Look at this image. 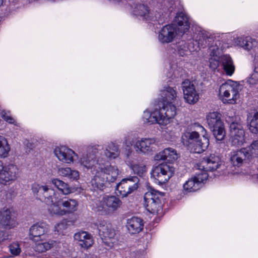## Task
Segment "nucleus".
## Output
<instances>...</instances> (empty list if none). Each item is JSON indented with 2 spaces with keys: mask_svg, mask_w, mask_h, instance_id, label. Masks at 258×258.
Returning <instances> with one entry per match:
<instances>
[{
  "mask_svg": "<svg viewBox=\"0 0 258 258\" xmlns=\"http://www.w3.org/2000/svg\"><path fill=\"white\" fill-rule=\"evenodd\" d=\"M49 230V226L46 223H37L30 228V238L34 241L42 240L47 237Z\"/></svg>",
  "mask_w": 258,
  "mask_h": 258,
  "instance_id": "obj_14",
  "label": "nucleus"
},
{
  "mask_svg": "<svg viewBox=\"0 0 258 258\" xmlns=\"http://www.w3.org/2000/svg\"><path fill=\"white\" fill-rule=\"evenodd\" d=\"M221 118V114L217 111L209 112L207 115V121L210 129L223 124Z\"/></svg>",
  "mask_w": 258,
  "mask_h": 258,
  "instance_id": "obj_33",
  "label": "nucleus"
},
{
  "mask_svg": "<svg viewBox=\"0 0 258 258\" xmlns=\"http://www.w3.org/2000/svg\"><path fill=\"white\" fill-rule=\"evenodd\" d=\"M58 173L59 175L67 177L71 180H77L79 177L78 171L72 170L69 167L59 168Z\"/></svg>",
  "mask_w": 258,
  "mask_h": 258,
  "instance_id": "obj_34",
  "label": "nucleus"
},
{
  "mask_svg": "<svg viewBox=\"0 0 258 258\" xmlns=\"http://www.w3.org/2000/svg\"><path fill=\"white\" fill-rule=\"evenodd\" d=\"M230 161L234 166L240 167L250 159V154L247 148L232 151L230 154Z\"/></svg>",
  "mask_w": 258,
  "mask_h": 258,
  "instance_id": "obj_17",
  "label": "nucleus"
},
{
  "mask_svg": "<svg viewBox=\"0 0 258 258\" xmlns=\"http://www.w3.org/2000/svg\"><path fill=\"white\" fill-rule=\"evenodd\" d=\"M159 109L162 119L160 120L161 123H164V125L169 123L170 118H173L176 114V107L172 104V102H163L162 108Z\"/></svg>",
  "mask_w": 258,
  "mask_h": 258,
  "instance_id": "obj_19",
  "label": "nucleus"
},
{
  "mask_svg": "<svg viewBox=\"0 0 258 258\" xmlns=\"http://www.w3.org/2000/svg\"><path fill=\"white\" fill-rule=\"evenodd\" d=\"M209 67L213 70L217 69L220 63V61L216 59L215 58H211L209 59Z\"/></svg>",
  "mask_w": 258,
  "mask_h": 258,
  "instance_id": "obj_52",
  "label": "nucleus"
},
{
  "mask_svg": "<svg viewBox=\"0 0 258 258\" xmlns=\"http://www.w3.org/2000/svg\"><path fill=\"white\" fill-rule=\"evenodd\" d=\"M97 150L95 147H88L87 149V153L83 154L80 159V163L81 165L87 169H95V166H103V165H99L97 164L96 160V154Z\"/></svg>",
  "mask_w": 258,
  "mask_h": 258,
  "instance_id": "obj_15",
  "label": "nucleus"
},
{
  "mask_svg": "<svg viewBox=\"0 0 258 258\" xmlns=\"http://www.w3.org/2000/svg\"><path fill=\"white\" fill-rule=\"evenodd\" d=\"M19 176V169L14 165L5 166L0 171V183L7 184L15 181Z\"/></svg>",
  "mask_w": 258,
  "mask_h": 258,
  "instance_id": "obj_16",
  "label": "nucleus"
},
{
  "mask_svg": "<svg viewBox=\"0 0 258 258\" xmlns=\"http://www.w3.org/2000/svg\"><path fill=\"white\" fill-rule=\"evenodd\" d=\"M74 239L78 242L81 247L85 249H88L93 244L92 236L91 234L85 231L76 233L74 235Z\"/></svg>",
  "mask_w": 258,
  "mask_h": 258,
  "instance_id": "obj_25",
  "label": "nucleus"
},
{
  "mask_svg": "<svg viewBox=\"0 0 258 258\" xmlns=\"http://www.w3.org/2000/svg\"><path fill=\"white\" fill-rule=\"evenodd\" d=\"M201 138L202 137L197 132H185L181 137V140L183 144L189 148L190 146L196 144Z\"/></svg>",
  "mask_w": 258,
  "mask_h": 258,
  "instance_id": "obj_32",
  "label": "nucleus"
},
{
  "mask_svg": "<svg viewBox=\"0 0 258 258\" xmlns=\"http://www.w3.org/2000/svg\"><path fill=\"white\" fill-rule=\"evenodd\" d=\"M185 101L190 104H194L199 99V94L196 90L194 84L188 80H185L181 84Z\"/></svg>",
  "mask_w": 258,
  "mask_h": 258,
  "instance_id": "obj_12",
  "label": "nucleus"
},
{
  "mask_svg": "<svg viewBox=\"0 0 258 258\" xmlns=\"http://www.w3.org/2000/svg\"><path fill=\"white\" fill-rule=\"evenodd\" d=\"M253 73L256 74L258 75V55L255 56L254 57V68Z\"/></svg>",
  "mask_w": 258,
  "mask_h": 258,
  "instance_id": "obj_53",
  "label": "nucleus"
},
{
  "mask_svg": "<svg viewBox=\"0 0 258 258\" xmlns=\"http://www.w3.org/2000/svg\"><path fill=\"white\" fill-rule=\"evenodd\" d=\"M163 196V193L153 189L146 192L144 196L146 210L151 213L158 214L162 208L160 198Z\"/></svg>",
  "mask_w": 258,
  "mask_h": 258,
  "instance_id": "obj_5",
  "label": "nucleus"
},
{
  "mask_svg": "<svg viewBox=\"0 0 258 258\" xmlns=\"http://www.w3.org/2000/svg\"><path fill=\"white\" fill-rule=\"evenodd\" d=\"M5 166H3V163L1 161H0V171L2 170V169H3V168Z\"/></svg>",
  "mask_w": 258,
  "mask_h": 258,
  "instance_id": "obj_55",
  "label": "nucleus"
},
{
  "mask_svg": "<svg viewBox=\"0 0 258 258\" xmlns=\"http://www.w3.org/2000/svg\"><path fill=\"white\" fill-rule=\"evenodd\" d=\"M222 165V162L218 156L214 154L203 158L200 164H197L195 168L200 172L205 171H213L219 168Z\"/></svg>",
  "mask_w": 258,
  "mask_h": 258,
  "instance_id": "obj_10",
  "label": "nucleus"
},
{
  "mask_svg": "<svg viewBox=\"0 0 258 258\" xmlns=\"http://www.w3.org/2000/svg\"><path fill=\"white\" fill-rule=\"evenodd\" d=\"M54 243L55 241L53 240L39 243L36 246V250L39 252H44L50 249L54 245Z\"/></svg>",
  "mask_w": 258,
  "mask_h": 258,
  "instance_id": "obj_41",
  "label": "nucleus"
},
{
  "mask_svg": "<svg viewBox=\"0 0 258 258\" xmlns=\"http://www.w3.org/2000/svg\"><path fill=\"white\" fill-rule=\"evenodd\" d=\"M10 150V148L6 139L0 136V157L3 158L7 157Z\"/></svg>",
  "mask_w": 258,
  "mask_h": 258,
  "instance_id": "obj_38",
  "label": "nucleus"
},
{
  "mask_svg": "<svg viewBox=\"0 0 258 258\" xmlns=\"http://www.w3.org/2000/svg\"><path fill=\"white\" fill-rule=\"evenodd\" d=\"M198 41L199 45L203 47L208 44L209 53L212 56H217L223 49V45L220 39L209 36L206 32L201 31L199 33Z\"/></svg>",
  "mask_w": 258,
  "mask_h": 258,
  "instance_id": "obj_4",
  "label": "nucleus"
},
{
  "mask_svg": "<svg viewBox=\"0 0 258 258\" xmlns=\"http://www.w3.org/2000/svg\"><path fill=\"white\" fill-rule=\"evenodd\" d=\"M198 126L201 132L202 138L199 139L196 144H193L189 148L191 152L195 153L203 152L209 145V139L206 137V130L201 125H199Z\"/></svg>",
  "mask_w": 258,
  "mask_h": 258,
  "instance_id": "obj_21",
  "label": "nucleus"
},
{
  "mask_svg": "<svg viewBox=\"0 0 258 258\" xmlns=\"http://www.w3.org/2000/svg\"><path fill=\"white\" fill-rule=\"evenodd\" d=\"M2 117L7 122L11 124L15 123L14 119L10 115H9L6 111H3L1 112Z\"/></svg>",
  "mask_w": 258,
  "mask_h": 258,
  "instance_id": "obj_50",
  "label": "nucleus"
},
{
  "mask_svg": "<svg viewBox=\"0 0 258 258\" xmlns=\"http://www.w3.org/2000/svg\"><path fill=\"white\" fill-rule=\"evenodd\" d=\"M14 213L12 208L4 207L0 209V242L8 238L6 230L14 228L17 224Z\"/></svg>",
  "mask_w": 258,
  "mask_h": 258,
  "instance_id": "obj_3",
  "label": "nucleus"
},
{
  "mask_svg": "<svg viewBox=\"0 0 258 258\" xmlns=\"http://www.w3.org/2000/svg\"><path fill=\"white\" fill-rule=\"evenodd\" d=\"M3 2L4 1H0V7L4 6Z\"/></svg>",
  "mask_w": 258,
  "mask_h": 258,
  "instance_id": "obj_56",
  "label": "nucleus"
},
{
  "mask_svg": "<svg viewBox=\"0 0 258 258\" xmlns=\"http://www.w3.org/2000/svg\"><path fill=\"white\" fill-rule=\"evenodd\" d=\"M9 248L11 253L14 255L16 256L20 253L21 248L18 243L11 244L9 246Z\"/></svg>",
  "mask_w": 258,
  "mask_h": 258,
  "instance_id": "obj_48",
  "label": "nucleus"
},
{
  "mask_svg": "<svg viewBox=\"0 0 258 258\" xmlns=\"http://www.w3.org/2000/svg\"><path fill=\"white\" fill-rule=\"evenodd\" d=\"M256 44L255 40L249 37H247L241 41L242 47L247 50L251 49Z\"/></svg>",
  "mask_w": 258,
  "mask_h": 258,
  "instance_id": "obj_45",
  "label": "nucleus"
},
{
  "mask_svg": "<svg viewBox=\"0 0 258 258\" xmlns=\"http://www.w3.org/2000/svg\"><path fill=\"white\" fill-rule=\"evenodd\" d=\"M177 33H178L176 27L174 25H165L162 28L159 34V40L162 43L171 42Z\"/></svg>",
  "mask_w": 258,
  "mask_h": 258,
  "instance_id": "obj_20",
  "label": "nucleus"
},
{
  "mask_svg": "<svg viewBox=\"0 0 258 258\" xmlns=\"http://www.w3.org/2000/svg\"><path fill=\"white\" fill-rule=\"evenodd\" d=\"M220 61L226 75L231 76L235 71V67L231 57L229 55H223L220 58Z\"/></svg>",
  "mask_w": 258,
  "mask_h": 258,
  "instance_id": "obj_30",
  "label": "nucleus"
},
{
  "mask_svg": "<svg viewBox=\"0 0 258 258\" xmlns=\"http://www.w3.org/2000/svg\"><path fill=\"white\" fill-rule=\"evenodd\" d=\"M143 118L144 121L150 124L158 123L161 125H164V123H161L160 120L162 119L161 114H160L159 109L156 108L152 112L145 111L144 112Z\"/></svg>",
  "mask_w": 258,
  "mask_h": 258,
  "instance_id": "obj_28",
  "label": "nucleus"
},
{
  "mask_svg": "<svg viewBox=\"0 0 258 258\" xmlns=\"http://www.w3.org/2000/svg\"><path fill=\"white\" fill-rule=\"evenodd\" d=\"M247 148L250 154V158L252 156L258 157V140L253 141Z\"/></svg>",
  "mask_w": 258,
  "mask_h": 258,
  "instance_id": "obj_47",
  "label": "nucleus"
},
{
  "mask_svg": "<svg viewBox=\"0 0 258 258\" xmlns=\"http://www.w3.org/2000/svg\"><path fill=\"white\" fill-rule=\"evenodd\" d=\"M92 171L94 174L91 180V184L94 189L103 190L107 186V182H114L118 175V170L116 167L109 164L103 166H95Z\"/></svg>",
  "mask_w": 258,
  "mask_h": 258,
  "instance_id": "obj_1",
  "label": "nucleus"
},
{
  "mask_svg": "<svg viewBox=\"0 0 258 258\" xmlns=\"http://www.w3.org/2000/svg\"><path fill=\"white\" fill-rule=\"evenodd\" d=\"M211 130L217 140L222 141L224 139L225 136L224 124H222L221 125H218L215 127H213Z\"/></svg>",
  "mask_w": 258,
  "mask_h": 258,
  "instance_id": "obj_39",
  "label": "nucleus"
},
{
  "mask_svg": "<svg viewBox=\"0 0 258 258\" xmlns=\"http://www.w3.org/2000/svg\"><path fill=\"white\" fill-rule=\"evenodd\" d=\"M174 23L178 26V34H183L189 30L190 27L189 18L183 11L177 13L174 19Z\"/></svg>",
  "mask_w": 258,
  "mask_h": 258,
  "instance_id": "obj_24",
  "label": "nucleus"
},
{
  "mask_svg": "<svg viewBox=\"0 0 258 258\" xmlns=\"http://www.w3.org/2000/svg\"><path fill=\"white\" fill-rule=\"evenodd\" d=\"M133 12L134 15L141 16L145 20H157L159 18L157 14L154 15L147 6L138 2L134 4Z\"/></svg>",
  "mask_w": 258,
  "mask_h": 258,
  "instance_id": "obj_18",
  "label": "nucleus"
},
{
  "mask_svg": "<svg viewBox=\"0 0 258 258\" xmlns=\"http://www.w3.org/2000/svg\"><path fill=\"white\" fill-rule=\"evenodd\" d=\"M32 190L36 198L49 205L53 202L55 197H58L54 190L47 185H41L34 183L32 185Z\"/></svg>",
  "mask_w": 258,
  "mask_h": 258,
  "instance_id": "obj_8",
  "label": "nucleus"
},
{
  "mask_svg": "<svg viewBox=\"0 0 258 258\" xmlns=\"http://www.w3.org/2000/svg\"><path fill=\"white\" fill-rule=\"evenodd\" d=\"M105 155L109 159H115L119 155L118 147L113 143L108 144L104 151Z\"/></svg>",
  "mask_w": 258,
  "mask_h": 258,
  "instance_id": "obj_36",
  "label": "nucleus"
},
{
  "mask_svg": "<svg viewBox=\"0 0 258 258\" xmlns=\"http://www.w3.org/2000/svg\"><path fill=\"white\" fill-rule=\"evenodd\" d=\"M54 152L59 161L67 164L73 163L74 156L76 155L74 151L66 146L56 148Z\"/></svg>",
  "mask_w": 258,
  "mask_h": 258,
  "instance_id": "obj_22",
  "label": "nucleus"
},
{
  "mask_svg": "<svg viewBox=\"0 0 258 258\" xmlns=\"http://www.w3.org/2000/svg\"><path fill=\"white\" fill-rule=\"evenodd\" d=\"M230 136V142L233 146H241L245 141L244 136H242L241 138H240V136L235 135L234 133H233L232 135Z\"/></svg>",
  "mask_w": 258,
  "mask_h": 258,
  "instance_id": "obj_43",
  "label": "nucleus"
},
{
  "mask_svg": "<svg viewBox=\"0 0 258 258\" xmlns=\"http://www.w3.org/2000/svg\"><path fill=\"white\" fill-rule=\"evenodd\" d=\"M178 158L176 151L172 148H167L158 153L155 159L157 160H167L173 162Z\"/></svg>",
  "mask_w": 258,
  "mask_h": 258,
  "instance_id": "obj_27",
  "label": "nucleus"
},
{
  "mask_svg": "<svg viewBox=\"0 0 258 258\" xmlns=\"http://www.w3.org/2000/svg\"><path fill=\"white\" fill-rule=\"evenodd\" d=\"M230 135H232V133H234L236 135H239L240 138L242 136H244V131L243 129L242 125L239 122H235L232 121L230 125Z\"/></svg>",
  "mask_w": 258,
  "mask_h": 258,
  "instance_id": "obj_40",
  "label": "nucleus"
},
{
  "mask_svg": "<svg viewBox=\"0 0 258 258\" xmlns=\"http://www.w3.org/2000/svg\"><path fill=\"white\" fill-rule=\"evenodd\" d=\"M48 207L49 214L51 216H62L64 215V210L61 206V199L55 197L52 203Z\"/></svg>",
  "mask_w": 258,
  "mask_h": 258,
  "instance_id": "obj_26",
  "label": "nucleus"
},
{
  "mask_svg": "<svg viewBox=\"0 0 258 258\" xmlns=\"http://www.w3.org/2000/svg\"><path fill=\"white\" fill-rule=\"evenodd\" d=\"M209 175L205 171L196 172L195 176L189 178L184 184L183 189L187 192H194L200 189L202 183L208 179Z\"/></svg>",
  "mask_w": 258,
  "mask_h": 258,
  "instance_id": "obj_11",
  "label": "nucleus"
},
{
  "mask_svg": "<svg viewBox=\"0 0 258 258\" xmlns=\"http://www.w3.org/2000/svg\"><path fill=\"white\" fill-rule=\"evenodd\" d=\"M161 95L165 96L163 102H172L176 99L177 93L173 88L168 87L162 91Z\"/></svg>",
  "mask_w": 258,
  "mask_h": 258,
  "instance_id": "obj_35",
  "label": "nucleus"
},
{
  "mask_svg": "<svg viewBox=\"0 0 258 258\" xmlns=\"http://www.w3.org/2000/svg\"><path fill=\"white\" fill-rule=\"evenodd\" d=\"M139 179L134 176L124 178L116 185V190L122 197H126L137 190L139 187Z\"/></svg>",
  "mask_w": 258,
  "mask_h": 258,
  "instance_id": "obj_9",
  "label": "nucleus"
},
{
  "mask_svg": "<svg viewBox=\"0 0 258 258\" xmlns=\"http://www.w3.org/2000/svg\"><path fill=\"white\" fill-rule=\"evenodd\" d=\"M122 202L114 196H106L96 203L97 211L104 214H110L117 210L121 206Z\"/></svg>",
  "mask_w": 258,
  "mask_h": 258,
  "instance_id": "obj_6",
  "label": "nucleus"
},
{
  "mask_svg": "<svg viewBox=\"0 0 258 258\" xmlns=\"http://www.w3.org/2000/svg\"><path fill=\"white\" fill-rule=\"evenodd\" d=\"M131 169L135 174L140 176H143L146 172V167L143 164H133L131 166Z\"/></svg>",
  "mask_w": 258,
  "mask_h": 258,
  "instance_id": "obj_44",
  "label": "nucleus"
},
{
  "mask_svg": "<svg viewBox=\"0 0 258 258\" xmlns=\"http://www.w3.org/2000/svg\"><path fill=\"white\" fill-rule=\"evenodd\" d=\"M190 45L189 46L187 45L185 42L182 41L179 42L178 47V53L180 56H184L186 54V52L189 50V51H194V50L191 49L190 48Z\"/></svg>",
  "mask_w": 258,
  "mask_h": 258,
  "instance_id": "obj_46",
  "label": "nucleus"
},
{
  "mask_svg": "<svg viewBox=\"0 0 258 258\" xmlns=\"http://www.w3.org/2000/svg\"><path fill=\"white\" fill-rule=\"evenodd\" d=\"M61 206L64 210V215L72 214L77 210L78 203L76 200L64 198L61 199Z\"/></svg>",
  "mask_w": 258,
  "mask_h": 258,
  "instance_id": "obj_31",
  "label": "nucleus"
},
{
  "mask_svg": "<svg viewBox=\"0 0 258 258\" xmlns=\"http://www.w3.org/2000/svg\"><path fill=\"white\" fill-rule=\"evenodd\" d=\"M247 83L252 86H254L258 84V75L256 74L253 73L248 78Z\"/></svg>",
  "mask_w": 258,
  "mask_h": 258,
  "instance_id": "obj_51",
  "label": "nucleus"
},
{
  "mask_svg": "<svg viewBox=\"0 0 258 258\" xmlns=\"http://www.w3.org/2000/svg\"><path fill=\"white\" fill-rule=\"evenodd\" d=\"M239 84L231 80L222 84L219 89L220 98L223 103L234 104L239 97Z\"/></svg>",
  "mask_w": 258,
  "mask_h": 258,
  "instance_id": "obj_2",
  "label": "nucleus"
},
{
  "mask_svg": "<svg viewBox=\"0 0 258 258\" xmlns=\"http://www.w3.org/2000/svg\"><path fill=\"white\" fill-rule=\"evenodd\" d=\"M249 130L253 134H258V112H255L250 121Z\"/></svg>",
  "mask_w": 258,
  "mask_h": 258,
  "instance_id": "obj_42",
  "label": "nucleus"
},
{
  "mask_svg": "<svg viewBox=\"0 0 258 258\" xmlns=\"http://www.w3.org/2000/svg\"><path fill=\"white\" fill-rule=\"evenodd\" d=\"M174 168L170 164L162 163L154 167L151 175L156 182L162 184L166 183L173 175Z\"/></svg>",
  "mask_w": 258,
  "mask_h": 258,
  "instance_id": "obj_7",
  "label": "nucleus"
},
{
  "mask_svg": "<svg viewBox=\"0 0 258 258\" xmlns=\"http://www.w3.org/2000/svg\"><path fill=\"white\" fill-rule=\"evenodd\" d=\"M51 183L63 195H67L71 192V189L68 184L61 180L57 178L53 179L51 180Z\"/></svg>",
  "mask_w": 258,
  "mask_h": 258,
  "instance_id": "obj_37",
  "label": "nucleus"
},
{
  "mask_svg": "<svg viewBox=\"0 0 258 258\" xmlns=\"http://www.w3.org/2000/svg\"><path fill=\"white\" fill-rule=\"evenodd\" d=\"M168 132H171L170 133V136H171V138H172V137H174V133L172 132L171 131H170L168 128H167V131H166V133H168Z\"/></svg>",
  "mask_w": 258,
  "mask_h": 258,
  "instance_id": "obj_54",
  "label": "nucleus"
},
{
  "mask_svg": "<svg viewBox=\"0 0 258 258\" xmlns=\"http://www.w3.org/2000/svg\"><path fill=\"white\" fill-rule=\"evenodd\" d=\"M154 138H142L138 140L134 145V148L138 153L149 154L153 151V145H155Z\"/></svg>",
  "mask_w": 258,
  "mask_h": 258,
  "instance_id": "obj_23",
  "label": "nucleus"
},
{
  "mask_svg": "<svg viewBox=\"0 0 258 258\" xmlns=\"http://www.w3.org/2000/svg\"><path fill=\"white\" fill-rule=\"evenodd\" d=\"M136 138L133 135H128L125 137L124 143L127 147H130L137 141Z\"/></svg>",
  "mask_w": 258,
  "mask_h": 258,
  "instance_id": "obj_49",
  "label": "nucleus"
},
{
  "mask_svg": "<svg viewBox=\"0 0 258 258\" xmlns=\"http://www.w3.org/2000/svg\"><path fill=\"white\" fill-rule=\"evenodd\" d=\"M98 230L102 241L107 245L112 246L116 234L111 225L106 222L101 221L98 225Z\"/></svg>",
  "mask_w": 258,
  "mask_h": 258,
  "instance_id": "obj_13",
  "label": "nucleus"
},
{
  "mask_svg": "<svg viewBox=\"0 0 258 258\" xmlns=\"http://www.w3.org/2000/svg\"><path fill=\"white\" fill-rule=\"evenodd\" d=\"M126 226L131 233H139L143 229V221L140 218L133 217L127 220Z\"/></svg>",
  "mask_w": 258,
  "mask_h": 258,
  "instance_id": "obj_29",
  "label": "nucleus"
}]
</instances>
